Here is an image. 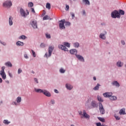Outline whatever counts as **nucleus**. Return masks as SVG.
Here are the masks:
<instances>
[{
    "instance_id": "obj_54",
    "label": "nucleus",
    "mask_w": 126,
    "mask_h": 126,
    "mask_svg": "<svg viewBox=\"0 0 126 126\" xmlns=\"http://www.w3.org/2000/svg\"><path fill=\"white\" fill-rule=\"evenodd\" d=\"M121 43H122V45H125L126 44V43L125 42V41H124V40H122Z\"/></svg>"
},
{
    "instance_id": "obj_1",
    "label": "nucleus",
    "mask_w": 126,
    "mask_h": 126,
    "mask_svg": "<svg viewBox=\"0 0 126 126\" xmlns=\"http://www.w3.org/2000/svg\"><path fill=\"white\" fill-rule=\"evenodd\" d=\"M34 91H35V92L37 93H43V94L47 97H51V93H50V92H48V91L46 90H43L40 89H34Z\"/></svg>"
},
{
    "instance_id": "obj_25",
    "label": "nucleus",
    "mask_w": 126,
    "mask_h": 126,
    "mask_svg": "<svg viewBox=\"0 0 126 126\" xmlns=\"http://www.w3.org/2000/svg\"><path fill=\"white\" fill-rule=\"evenodd\" d=\"M46 8H48V9H51V4L50 3H47Z\"/></svg>"
},
{
    "instance_id": "obj_12",
    "label": "nucleus",
    "mask_w": 126,
    "mask_h": 126,
    "mask_svg": "<svg viewBox=\"0 0 126 126\" xmlns=\"http://www.w3.org/2000/svg\"><path fill=\"white\" fill-rule=\"evenodd\" d=\"M20 13L22 16H23L24 17H25V16H26V13H25L24 10H23V9L22 8L20 9Z\"/></svg>"
},
{
    "instance_id": "obj_22",
    "label": "nucleus",
    "mask_w": 126,
    "mask_h": 126,
    "mask_svg": "<svg viewBox=\"0 0 126 126\" xmlns=\"http://www.w3.org/2000/svg\"><path fill=\"white\" fill-rule=\"evenodd\" d=\"M16 45H17V46H24V43L21 41H18L16 43Z\"/></svg>"
},
{
    "instance_id": "obj_14",
    "label": "nucleus",
    "mask_w": 126,
    "mask_h": 126,
    "mask_svg": "<svg viewBox=\"0 0 126 126\" xmlns=\"http://www.w3.org/2000/svg\"><path fill=\"white\" fill-rule=\"evenodd\" d=\"M70 53L71 55H76V54H77V50H76V49H71L70 50Z\"/></svg>"
},
{
    "instance_id": "obj_6",
    "label": "nucleus",
    "mask_w": 126,
    "mask_h": 126,
    "mask_svg": "<svg viewBox=\"0 0 126 126\" xmlns=\"http://www.w3.org/2000/svg\"><path fill=\"white\" fill-rule=\"evenodd\" d=\"M99 110L101 115H104V114H105V109H104L103 104H102V103H99Z\"/></svg>"
},
{
    "instance_id": "obj_8",
    "label": "nucleus",
    "mask_w": 126,
    "mask_h": 126,
    "mask_svg": "<svg viewBox=\"0 0 126 126\" xmlns=\"http://www.w3.org/2000/svg\"><path fill=\"white\" fill-rule=\"evenodd\" d=\"M104 97H105L106 98H110L113 95V94L112 93H105L103 94Z\"/></svg>"
},
{
    "instance_id": "obj_35",
    "label": "nucleus",
    "mask_w": 126,
    "mask_h": 126,
    "mask_svg": "<svg viewBox=\"0 0 126 126\" xmlns=\"http://www.w3.org/2000/svg\"><path fill=\"white\" fill-rule=\"evenodd\" d=\"M60 72H61V73H64V72H65V70L62 68L60 69Z\"/></svg>"
},
{
    "instance_id": "obj_62",
    "label": "nucleus",
    "mask_w": 126,
    "mask_h": 126,
    "mask_svg": "<svg viewBox=\"0 0 126 126\" xmlns=\"http://www.w3.org/2000/svg\"><path fill=\"white\" fill-rule=\"evenodd\" d=\"M28 14H29V12H28Z\"/></svg>"
},
{
    "instance_id": "obj_15",
    "label": "nucleus",
    "mask_w": 126,
    "mask_h": 126,
    "mask_svg": "<svg viewBox=\"0 0 126 126\" xmlns=\"http://www.w3.org/2000/svg\"><path fill=\"white\" fill-rule=\"evenodd\" d=\"M0 75L3 79H5L6 78V75L4 72H0Z\"/></svg>"
},
{
    "instance_id": "obj_18",
    "label": "nucleus",
    "mask_w": 126,
    "mask_h": 126,
    "mask_svg": "<svg viewBox=\"0 0 126 126\" xmlns=\"http://www.w3.org/2000/svg\"><path fill=\"white\" fill-rule=\"evenodd\" d=\"M13 19L12 18L11 16L9 17V24L10 25V26H11V25H12L13 24V22H12V20Z\"/></svg>"
},
{
    "instance_id": "obj_9",
    "label": "nucleus",
    "mask_w": 126,
    "mask_h": 126,
    "mask_svg": "<svg viewBox=\"0 0 126 126\" xmlns=\"http://www.w3.org/2000/svg\"><path fill=\"white\" fill-rule=\"evenodd\" d=\"M83 116L84 118H85L86 119H90V116L87 114L85 110L83 111Z\"/></svg>"
},
{
    "instance_id": "obj_44",
    "label": "nucleus",
    "mask_w": 126,
    "mask_h": 126,
    "mask_svg": "<svg viewBox=\"0 0 126 126\" xmlns=\"http://www.w3.org/2000/svg\"><path fill=\"white\" fill-rule=\"evenodd\" d=\"M65 25L66 26H69V25H70V22H65Z\"/></svg>"
},
{
    "instance_id": "obj_56",
    "label": "nucleus",
    "mask_w": 126,
    "mask_h": 126,
    "mask_svg": "<svg viewBox=\"0 0 126 126\" xmlns=\"http://www.w3.org/2000/svg\"><path fill=\"white\" fill-rule=\"evenodd\" d=\"M54 91L55 93H59V91L57 90H55Z\"/></svg>"
},
{
    "instance_id": "obj_61",
    "label": "nucleus",
    "mask_w": 126,
    "mask_h": 126,
    "mask_svg": "<svg viewBox=\"0 0 126 126\" xmlns=\"http://www.w3.org/2000/svg\"><path fill=\"white\" fill-rule=\"evenodd\" d=\"M32 73H35V72H34L33 71H32Z\"/></svg>"
},
{
    "instance_id": "obj_51",
    "label": "nucleus",
    "mask_w": 126,
    "mask_h": 126,
    "mask_svg": "<svg viewBox=\"0 0 126 126\" xmlns=\"http://www.w3.org/2000/svg\"><path fill=\"white\" fill-rule=\"evenodd\" d=\"M34 80L36 83H39V82H38V79L37 78H34Z\"/></svg>"
},
{
    "instance_id": "obj_42",
    "label": "nucleus",
    "mask_w": 126,
    "mask_h": 126,
    "mask_svg": "<svg viewBox=\"0 0 126 126\" xmlns=\"http://www.w3.org/2000/svg\"><path fill=\"white\" fill-rule=\"evenodd\" d=\"M21 72H22V70L20 68L18 69V74H20V73H21Z\"/></svg>"
},
{
    "instance_id": "obj_50",
    "label": "nucleus",
    "mask_w": 126,
    "mask_h": 126,
    "mask_svg": "<svg viewBox=\"0 0 126 126\" xmlns=\"http://www.w3.org/2000/svg\"><path fill=\"white\" fill-rule=\"evenodd\" d=\"M31 12H33V13H35V10H34V8H32L31 9Z\"/></svg>"
},
{
    "instance_id": "obj_48",
    "label": "nucleus",
    "mask_w": 126,
    "mask_h": 126,
    "mask_svg": "<svg viewBox=\"0 0 126 126\" xmlns=\"http://www.w3.org/2000/svg\"><path fill=\"white\" fill-rule=\"evenodd\" d=\"M51 103L53 104V105H54V104H55V100H54V99H52L51 100Z\"/></svg>"
},
{
    "instance_id": "obj_39",
    "label": "nucleus",
    "mask_w": 126,
    "mask_h": 126,
    "mask_svg": "<svg viewBox=\"0 0 126 126\" xmlns=\"http://www.w3.org/2000/svg\"><path fill=\"white\" fill-rule=\"evenodd\" d=\"M32 52L33 57L34 58H35V57H36V53H35V52L34 51H33V50H32Z\"/></svg>"
},
{
    "instance_id": "obj_17",
    "label": "nucleus",
    "mask_w": 126,
    "mask_h": 126,
    "mask_svg": "<svg viewBox=\"0 0 126 126\" xmlns=\"http://www.w3.org/2000/svg\"><path fill=\"white\" fill-rule=\"evenodd\" d=\"M120 115H126V109L123 108L119 112Z\"/></svg>"
},
{
    "instance_id": "obj_47",
    "label": "nucleus",
    "mask_w": 126,
    "mask_h": 126,
    "mask_svg": "<svg viewBox=\"0 0 126 126\" xmlns=\"http://www.w3.org/2000/svg\"><path fill=\"white\" fill-rule=\"evenodd\" d=\"M71 15L72 19H73V18H74V17L75 16L74 13H71Z\"/></svg>"
},
{
    "instance_id": "obj_30",
    "label": "nucleus",
    "mask_w": 126,
    "mask_h": 126,
    "mask_svg": "<svg viewBox=\"0 0 126 126\" xmlns=\"http://www.w3.org/2000/svg\"><path fill=\"white\" fill-rule=\"evenodd\" d=\"M64 45L66 47H68V48L70 47V44L67 42H64Z\"/></svg>"
},
{
    "instance_id": "obj_33",
    "label": "nucleus",
    "mask_w": 126,
    "mask_h": 126,
    "mask_svg": "<svg viewBox=\"0 0 126 126\" xmlns=\"http://www.w3.org/2000/svg\"><path fill=\"white\" fill-rule=\"evenodd\" d=\"M3 123L5 125H9V124H10V122H8V120H5L3 121Z\"/></svg>"
},
{
    "instance_id": "obj_5",
    "label": "nucleus",
    "mask_w": 126,
    "mask_h": 126,
    "mask_svg": "<svg viewBox=\"0 0 126 126\" xmlns=\"http://www.w3.org/2000/svg\"><path fill=\"white\" fill-rule=\"evenodd\" d=\"M59 27L60 29H65V27H64V23H65V20L64 19L61 20L60 21Z\"/></svg>"
},
{
    "instance_id": "obj_36",
    "label": "nucleus",
    "mask_w": 126,
    "mask_h": 126,
    "mask_svg": "<svg viewBox=\"0 0 126 126\" xmlns=\"http://www.w3.org/2000/svg\"><path fill=\"white\" fill-rule=\"evenodd\" d=\"M33 5H34V4H33V3L32 2H30L28 3V6L29 7H32V6H33Z\"/></svg>"
},
{
    "instance_id": "obj_11",
    "label": "nucleus",
    "mask_w": 126,
    "mask_h": 126,
    "mask_svg": "<svg viewBox=\"0 0 126 126\" xmlns=\"http://www.w3.org/2000/svg\"><path fill=\"white\" fill-rule=\"evenodd\" d=\"M112 85L116 87H120V83L117 81H114L112 83Z\"/></svg>"
},
{
    "instance_id": "obj_2",
    "label": "nucleus",
    "mask_w": 126,
    "mask_h": 126,
    "mask_svg": "<svg viewBox=\"0 0 126 126\" xmlns=\"http://www.w3.org/2000/svg\"><path fill=\"white\" fill-rule=\"evenodd\" d=\"M111 16L112 18H117H117H120L121 17V15H120L119 11L115 10L112 12Z\"/></svg>"
},
{
    "instance_id": "obj_60",
    "label": "nucleus",
    "mask_w": 126,
    "mask_h": 126,
    "mask_svg": "<svg viewBox=\"0 0 126 126\" xmlns=\"http://www.w3.org/2000/svg\"><path fill=\"white\" fill-rule=\"evenodd\" d=\"M94 80H96V77H94Z\"/></svg>"
},
{
    "instance_id": "obj_55",
    "label": "nucleus",
    "mask_w": 126,
    "mask_h": 126,
    "mask_svg": "<svg viewBox=\"0 0 126 126\" xmlns=\"http://www.w3.org/2000/svg\"><path fill=\"white\" fill-rule=\"evenodd\" d=\"M82 113H83L82 111H80L79 112V115H80V116H81V115L83 116V114H82Z\"/></svg>"
},
{
    "instance_id": "obj_59",
    "label": "nucleus",
    "mask_w": 126,
    "mask_h": 126,
    "mask_svg": "<svg viewBox=\"0 0 126 126\" xmlns=\"http://www.w3.org/2000/svg\"><path fill=\"white\" fill-rule=\"evenodd\" d=\"M14 105H15L16 106H17V103H16V102H14Z\"/></svg>"
},
{
    "instance_id": "obj_23",
    "label": "nucleus",
    "mask_w": 126,
    "mask_h": 126,
    "mask_svg": "<svg viewBox=\"0 0 126 126\" xmlns=\"http://www.w3.org/2000/svg\"><path fill=\"white\" fill-rule=\"evenodd\" d=\"M123 63L121 62V61H118L117 63V66H119L120 67H121V66H123Z\"/></svg>"
},
{
    "instance_id": "obj_41",
    "label": "nucleus",
    "mask_w": 126,
    "mask_h": 126,
    "mask_svg": "<svg viewBox=\"0 0 126 126\" xmlns=\"http://www.w3.org/2000/svg\"><path fill=\"white\" fill-rule=\"evenodd\" d=\"M114 117L116 118V119L118 121H119V120L121 119V118H120V117L119 116H117V115H115Z\"/></svg>"
},
{
    "instance_id": "obj_7",
    "label": "nucleus",
    "mask_w": 126,
    "mask_h": 126,
    "mask_svg": "<svg viewBox=\"0 0 126 126\" xmlns=\"http://www.w3.org/2000/svg\"><path fill=\"white\" fill-rule=\"evenodd\" d=\"M31 25H32V27H33V28H34V29L38 28V27L37 26V21H32V22Z\"/></svg>"
},
{
    "instance_id": "obj_26",
    "label": "nucleus",
    "mask_w": 126,
    "mask_h": 126,
    "mask_svg": "<svg viewBox=\"0 0 126 126\" xmlns=\"http://www.w3.org/2000/svg\"><path fill=\"white\" fill-rule=\"evenodd\" d=\"M119 12L120 15L121 14V15H124L125 14V11L123 10H119Z\"/></svg>"
},
{
    "instance_id": "obj_21",
    "label": "nucleus",
    "mask_w": 126,
    "mask_h": 126,
    "mask_svg": "<svg viewBox=\"0 0 126 126\" xmlns=\"http://www.w3.org/2000/svg\"><path fill=\"white\" fill-rule=\"evenodd\" d=\"M6 66H8L9 67H11L12 66V64L10 62H8L5 63Z\"/></svg>"
},
{
    "instance_id": "obj_3",
    "label": "nucleus",
    "mask_w": 126,
    "mask_h": 126,
    "mask_svg": "<svg viewBox=\"0 0 126 126\" xmlns=\"http://www.w3.org/2000/svg\"><path fill=\"white\" fill-rule=\"evenodd\" d=\"M54 47L53 46H49L48 48V53H46L45 55V57L48 58L49 57H51L52 56V53H53V51H54Z\"/></svg>"
},
{
    "instance_id": "obj_38",
    "label": "nucleus",
    "mask_w": 126,
    "mask_h": 126,
    "mask_svg": "<svg viewBox=\"0 0 126 126\" xmlns=\"http://www.w3.org/2000/svg\"><path fill=\"white\" fill-rule=\"evenodd\" d=\"M47 19H49V16H48V15H45L43 18V20H47Z\"/></svg>"
},
{
    "instance_id": "obj_53",
    "label": "nucleus",
    "mask_w": 126,
    "mask_h": 126,
    "mask_svg": "<svg viewBox=\"0 0 126 126\" xmlns=\"http://www.w3.org/2000/svg\"><path fill=\"white\" fill-rule=\"evenodd\" d=\"M24 58H25V59H28V56L27 55V54L24 55Z\"/></svg>"
},
{
    "instance_id": "obj_37",
    "label": "nucleus",
    "mask_w": 126,
    "mask_h": 126,
    "mask_svg": "<svg viewBox=\"0 0 126 126\" xmlns=\"http://www.w3.org/2000/svg\"><path fill=\"white\" fill-rule=\"evenodd\" d=\"M26 38V36L24 35H22L19 37V39H22L23 40L25 39Z\"/></svg>"
},
{
    "instance_id": "obj_40",
    "label": "nucleus",
    "mask_w": 126,
    "mask_h": 126,
    "mask_svg": "<svg viewBox=\"0 0 126 126\" xmlns=\"http://www.w3.org/2000/svg\"><path fill=\"white\" fill-rule=\"evenodd\" d=\"M46 37L47 38V39H50L51 38V34H46Z\"/></svg>"
},
{
    "instance_id": "obj_45",
    "label": "nucleus",
    "mask_w": 126,
    "mask_h": 126,
    "mask_svg": "<svg viewBox=\"0 0 126 126\" xmlns=\"http://www.w3.org/2000/svg\"><path fill=\"white\" fill-rule=\"evenodd\" d=\"M0 43L2 44V45H3V46H5L6 45V43L4 42H2L1 41H0Z\"/></svg>"
},
{
    "instance_id": "obj_31",
    "label": "nucleus",
    "mask_w": 126,
    "mask_h": 126,
    "mask_svg": "<svg viewBox=\"0 0 126 126\" xmlns=\"http://www.w3.org/2000/svg\"><path fill=\"white\" fill-rule=\"evenodd\" d=\"M99 86L100 84H97V85L94 88V90H98Z\"/></svg>"
},
{
    "instance_id": "obj_46",
    "label": "nucleus",
    "mask_w": 126,
    "mask_h": 126,
    "mask_svg": "<svg viewBox=\"0 0 126 126\" xmlns=\"http://www.w3.org/2000/svg\"><path fill=\"white\" fill-rule=\"evenodd\" d=\"M5 67L4 66H2L1 67V70L0 72H4V69H5Z\"/></svg>"
},
{
    "instance_id": "obj_19",
    "label": "nucleus",
    "mask_w": 126,
    "mask_h": 126,
    "mask_svg": "<svg viewBox=\"0 0 126 126\" xmlns=\"http://www.w3.org/2000/svg\"><path fill=\"white\" fill-rule=\"evenodd\" d=\"M66 88H67V89H68L69 90H71V89H72V88H73V87H72V86L70 85V84H66Z\"/></svg>"
},
{
    "instance_id": "obj_29",
    "label": "nucleus",
    "mask_w": 126,
    "mask_h": 126,
    "mask_svg": "<svg viewBox=\"0 0 126 126\" xmlns=\"http://www.w3.org/2000/svg\"><path fill=\"white\" fill-rule=\"evenodd\" d=\"M98 119L100 122H102V123H105V119L101 117H98Z\"/></svg>"
},
{
    "instance_id": "obj_13",
    "label": "nucleus",
    "mask_w": 126,
    "mask_h": 126,
    "mask_svg": "<svg viewBox=\"0 0 126 126\" xmlns=\"http://www.w3.org/2000/svg\"><path fill=\"white\" fill-rule=\"evenodd\" d=\"M106 34H107V32H105L104 33H100L99 35V38H100L101 39H103V40H105V39H106V36H105V35H106Z\"/></svg>"
},
{
    "instance_id": "obj_32",
    "label": "nucleus",
    "mask_w": 126,
    "mask_h": 126,
    "mask_svg": "<svg viewBox=\"0 0 126 126\" xmlns=\"http://www.w3.org/2000/svg\"><path fill=\"white\" fill-rule=\"evenodd\" d=\"M117 99V96H110V100H115Z\"/></svg>"
},
{
    "instance_id": "obj_24",
    "label": "nucleus",
    "mask_w": 126,
    "mask_h": 126,
    "mask_svg": "<svg viewBox=\"0 0 126 126\" xmlns=\"http://www.w3.org/2000/svg\"><path fill=\"white\" fill-rule=\"evenodd\" d=\"M83 2H85L86 4H88V5H90V2L88 0H83Z\"/></svg>"
},
{
    "instance_id": "obj_27",
    "label": "nucleus",
    "mask_w": 126,
    "mask_h": 126,
    "mask_svg": "<svg viewBox=\"0 0 126 126\" xmlns=\"http://www.w3.org/2000/svg\"><path fill=\"white\" fill-rule=\"evenodd\" d=\"M73 46L75 48H78L79 47V43L75 42L73 44Z\"/></svg>"
},
{
    "instance_id": "obj_10",
    "label": "nucleus",
    "mask_w": 126,
    "mask_h": 126,
    "mask_svg": "<svg viewBox=\"0 0 126 126\" xmlns=\"http://www.w3.org/2000/svg\"><path fill=\"white\" fill-rule=\"evenodd\" d=\"M59 48H61V50H63V51H65V52L68 51V49L65 46L63 45H59Z\"/></svg>"
},
{
    "instance_id": "obj_49",
    "label": "nucleus",
    "mask_w": 126,
    "mask_h": 126,
    "mask_svg": "<svg viewBox=\"0 0 126 126\" xmlns=\"http://www.w3.org/2000/svg\"><path fill=\"white\" fill-rule=\"evenodd\" d=\"M40 47H41V48H44V47H45V44H43V43H41V44H40Z\"/></svg>"
},
{
    "instance_id": "obj_43",
    "label": "nucleus",
    "mask_w": 126,
    "mask_h": 126,
    "mask_svg": "<svg viewBox=\"0 0 126 126\" xmlns=\"http://www.w3.org/2000/svg\"><path fill=\"white\" fill-rule=\"evenodd\" d=\"M65 9V10H68V9H69V6H68V5H66Z\"/></svg>"
},
{
    "instance_id": "obj_34",
    "label": "nucleus",
    "mask_w": 126,
    "mask_h": 126,
    "mask_svg": "<svg viewBox=\"0 0 126 126\" xmlns=\"http://www.w3.org/2000/svg\"><path fill=\"white\" fill-rule=\"evenodd\" d=\"M97 100L98 101H99V102H103V99L100 96H97Z\"/></svg>"
},
{
    "instance_id": "obj_58",
    "label": "nucleus",
    "mask_w": 126,
    "mask_h": 126,
    "mask_svg": "<svg viewBox=\"0 0 126 126\" xmlns=\"http://www.w3.org/2000/svg\"><path fill=\"white\" fill-rule=\"evenodd\" d=\"M1 82H2V79H1L0 78V83H1Z\"/></svg>"
},
{
    "instance_id": "obj_4",
    "label": "nucleus",
    "mask_w": 126,
    "mask_h": 126,
    "mask_svg": "<svg viewBox=\"0 0 126 126\" xmlns=\"http://www.w3.org/2000/svg\"><path fill=\"white\" fill-rule=\"evenodd\" d=\"M12 5L11 1H6L3 3V6L4 7H10Z\"/></svg>"
},
{
    "instance_id": "obj_28",
    "label": "nucleus",
    "mask_w": 126,
    "mask_h": 126,
    "mask_svg": "<svg viewBox=\"0 0 126 126\" xmlns=\"http://www.w3.org/2000/svg\"><path fill=\"white\" fill-rule=\"evenodd\" d=\"M16 101L17 103H20L21 102V97L18 96L16 99Z\"/></svg>"
},
{
    "instance_id": "obj_16",
    "label": "nucleus",
    "mask_w": 126,
    "mask_h": 126,
    "mask_svg": "<svg viewBox=\"0 0 126 126\" xmlns=\"http://www.w3.org/2000/svg\"><path fill=\"white\" fill-rule=\"evenodd\" d=\"M76 58H77V59L80 60V61H81L82 62H84V58L81 55H76Z\"/></svg>"
},
{
    "instance_id": "obj_57",
    "label": "nucleus",
    "mask_w": 126,
    "mask_h": 126,
    "mask_svg": "<svg viewBox=\"0 0 126 126\" xmlns=\"http://www.w3.org/2000/svg\"><path fill=\"white\" fill-rule=\"evenodd\" d=\"M83 13L84 15H85V13H86L85 10L83 11Z\"/></svg>"
},
{
    "instance_id": "obj_20",
    "label": "nucleus",
    "mask_w": 126,
    "mask_h": 126,
    "mask_svg": "<svg viewBox=\"0 0 126 126\" xmlns=\"http://www.w3.org/2000/svg\"><path fill=\"white\" fill-rule=\"evenodd\" d=\"M91 106L93 107V108H96L97 106V104H96V101H93L91 103Z\"/></svg>"
},
{
    "instance_id": "obj_52",
    "label": "nucleus",
    "mask_w": 126,
    "mask_h": 126,
    "mask_svg": "<svg viewBox=\"0 0 126 126\" xmlns=\"http://www.w3.org/2000/svg\"><path fill=\"white\" fill-rule=\"evenodd\" d=\"M96 126H102V125H101V123H96Z\"/></svg>"
}]
</instances>
